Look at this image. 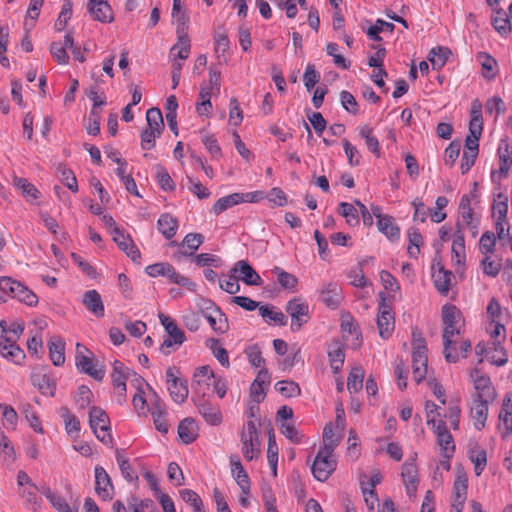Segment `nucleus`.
I'll return each instance as SVG.
<instances>
[{
	"label": "nucleus",
	"mask_w": 512,
	"mask_h": 512,
	"mask_svg": "<svg viewBox=\"0 0 512 512\" xmlns=\"http://www.w3.org/2000/svg\"><path fill=\"white\" fill-rule=\"evenodd\" d=\"M441 319L444 326L442 331L444 358L449 363H456L459 356L451 351V347L454 344L453 337L460 334L461 323L464 322L463 315L455 305L445 304L441 310Z\"/></svg>",
	"instance_id": "obj_1"
},
{
	"label": "nucleus",
	"mask_w": 512,
	"mask_h": 512,
	"mask_svg": "<svg viewBox=\"0 0 512 512\" xmlns=\"http://www.w3.org/2000/svg\"><path fill=\"white\" fill-rule=\"evenodd\" d=\"M89 425L99 441L112 447L113 438L110 434V419L101 407L92 406L90 408Z\"/></svg>",
	"instance_id": "obj_2"
},
{
	"label": "nucleus",
	"mask_w": 512,
	"mask_h": 512,
	"mask_svg": "<svg viewBox=\"0 0 512 512\" xmlns=\"http://www.w3.org/2000/svg\"><path fill=\"white\" fill-rule=\"evenodd\" d=\"M146 272L151 277L165 276L171 282L187 288L189 291L196 290V284L190 278L176 272L175 268L166 262L151 264L146 267Z\"/></svg>",
	"instance_id": "obj_3"
},
{
	"label": "nucleus",
	"mask_w": 512,
	"mask_h": 512,
	"mask_svg": "<svg viewBox=\"0 0 512 512\" xmlns=\"http://www.w3.org/2000/svg\"><path fill=\"white\" fill-rule=\"evenodd\" d=\"M173 19L177 24V42L172 46L170 52L173 53L174 51H177V57L182 60H186L189 57L191 49V41L188 36L189 18L184 12L173 16Z\"/></svg>",
	"instance_id": "obj_4"
},
{
	"label": "nucleus",
	"mask_w": 512,
	"mask_h": 512,
	"mask_svg": "<svg viewBox=\"0 0 512 512\" xmlns=\"http://www.w3.org/2000/svg\"><path fill=\"white\" fill-rule=\"evenodd\" d=\"M378 296L380 302L378 305L377 327L380 337L388 339L394 330L395 318L392 306L387 302L385 292H379Z\"/></svg>",
	"instance_id": "obj_5"
},
{
	"label": "nucleus",
	"mask_w": 512,
	"mask_h": 512,
	"mask_svg": "<svg viewBox=\"0 0 512 512\" xmlns=\"http://www.w3.org/2000/svg\"><path fill=\"white\" fill-rule=\"evenodd\" d=\"M75 365L81 373H85L97 381H101L105 375L104 369L95 368L92 352L81 343L76 344Z\"/></svg>",
	"instance_id": "obj_6"
},
{
	"label": "nucleus",
	"mask_w": 512,
	"mask_h": 512,
	"mask_svg": "<svg viewBox=\"0 0 512 512\" xmlns=\"http://www.w3.org/2000/svg\"><path fill=\"white\" fill-rule=\"evenodd\" d=\"M241 442H242V453L244 458L247 461L253 460L255 457H258L260 450V439L258 435V431L256 425L253 421H248L246 424V430H244L241 434Z\"/></svg>",
	"instance_id": "obj_7"
},
{
	"label": "nucleus",
	"mask_w": 512,
	"mask_h": 512,
	"mask_svg": "<svg viewBox=\"0 0 512 512\" xmlns=\"http://www.w3.org/2000/svg\"><path fill=\"white\" fill-rule=\"evenodd\" d=\"M427 425H431L437 435V443L441 449L443 458L451 459L455 451V445L446 423L443 420L436 421L435 419H428Z\"/></svg>",
	"instance_id": "obj_8"
},
{
	"label": "nucleus",
	"mask_w": 512,
	"mask_h": 512,
	"mask_svg": "<svg viewBox=\"0 0 512 512\" xmlns=\"http://www.w3.org/2000/svg\"><path fill=\"white\" fill-rule=\"evenodd\" d=\"M286 312L291 317L290 329L293 332L299 331L310 319L308 304L299 298L287 302Z\"/></svg>",
	"instance_id": "obj_9"
},
{
	"label": "nucleus",
	"mask_w": 512,
	"mask_h": 512,
	"mask_svg": "<svg viewBox=\"0 0 512 512\" xmlns=\"http://www.w3.org/2000/svg\"><path fill=\"white\" fill-rule=\"evenodd\" d=\"M336 465L333 454L319 450L311 465V472L318 481L324 482L335 471Z\"/></svg>",
	"instance_id": "obj_10"
},
{
	"label": "nucleus",
	"mask_w": 512,
	"mask_h": 512,
	"mask_svg": "<svg viewBox=\"0 0 512 512\" xmlns=\"http://www.w3.org/2000/svg\"><path fill=\"white\" fill-rule=\"evenodd\" d=\"M229 277L234 280H241L249 286H260L263 281L260 275L246 260H239L230 270Z\"/></svg>",
	"instance_id": "obj_11"
},
{
	"label": "nucleus",
	"mask_w": 512,
	"mask_h": 512,
	"mask_svg": "<svg viewBox=\"0 0 512 512\" xmlns=\"http://www.w3.org/2000/svg\"><path fill=\"white\" fill-rule=\"evenodd\" d=\"M95 473V492L102 500H111L114 494V486L111 477L106 470L97 465Z\"/></svg>",
	"instance_id": "obj_12"
},
{
	"label": "nucleus",
	"mask_w": 512,
	"mask_h": 512,
	"mask_svg": "<svg viewBox=\"0 0 512 512\" xmlns=\"http://www.w3.org/2000/svg\"><path fill=\"white\" fill-rule=\"evenodd\" d=\"M471 378L473 379L474 387L477 391L475 398L494 400L496 392L488 376L480 375V371L475 368L471 372Z\"/></svg>",
	"instance_id": "obj_13"
},
{
	"label": "nucleus",
	"mask_w": 512,
	"mask_h": 512,
	"mask_svg": "<svg viewBox=\"0 0 512 512\" xmlns=\"http://www.w3.org/2000/svg\"><path fill=\"white\" fill-rule=\"evenodd\" d=\"M258 200V193H233L228 196L222 197L216 201L213 206L215 214H220L227 208L232 207L241 202H255Z\"/></svg>",
	"instance_id": "obj_14"
},
{
	"label": "nucleus",
	"mask_w": 512,
	"mask_h": 512,
	"mask_svg": "<svg viewBox=\"0 0 512 512\" xmlns=\"http://www.w3.org/2000/svg\"><path fill=\"white\" fill-rule=\"evenodd\" d=\"M200 394H202L201 398H193V401L197 406L199 413L202 415V417L208 424L213 426L219 425L222 422V414L220 410L204 399V391L201 392Z\"/></svg>",
	"instance_id": "obj_15"
},
{
	"label": "nucleus",
	"mask_w": 512,
	"mask_h": 512,
	"mask_svg": "<svg viewBox=\"0 0 512 512\" xmlns=\"http://www.w3.org/2000/svg\"><path fill=\"white\" fill-rule=\"evenodd\" d=\"M0 354L15 363H20L25 358L23 350L16 345V339L6 335L0 337Z\"/></svg>",
	"instance_id": "obj_16"
},
{
	"label": "nucleus",
	"mask_w": 512,
	"mask_h": 512,
	"mask_svg": "<svg viewBox=\"0 0 512 512\" xmlns=\"http://www.w3.org/2000/svg\"><path fill=\"white\" fill-rule=\"evenodd\" d=\"M88 11L96 21L111 23L114 20L112 8L107 0H89Z\"/></svg>",
	"instance_id": "obj_17"
},
{
	"label": "nucleus",
	"mask_w": 512,
	"mask_h": 512,
	"mask_svg": "<svg viewBox=\"0 0 512 512\" xmlns=\"http://www.w3.org/2000/svg\"><path fill=\"white\" fill-rule=\"evenodd\" d=\"M82 303L96 317L104 316V304L98 291L94 289L86 291Z\"/></svg>",
	"instance_id": "obj_18"
},
{
	"label": "nucleus",
	"mask_w": 512,
	"mask_h": 512,
	"mask_svg": "<svg viewBox=\"0 0 512 512\" xmlns=\"http://www.w3.org/2000/svg\"><path fill=\"white\" fill-rule=\"evenodd\" d=\"M112 383L115 388L120 389L119 402L122 403L126 400V381L127 375H125V366L122 362L116 360L113 363V371L111 374Z\"/></svg>",
	"instance_id": "obj_19"
},
{
	"label": "nucleus",
	"mask_w": 512,
	"mask_h": 512,
	"mask_svg": "<svg viewBox=\"0 0 512 512\" xmlns=\"http://www.w3.org/2000/svg\"><path fill=\"white\" fill-rule=\"evenodd\" d=\"M407 494L412 497L416 494L418 479H417V467L413 462H405L402 465L401 472Z\"/></svg>",
	"instance_id": "obj_20"
},
{
	"label": "nucleus",
	"mask_w": 512,
	"mask_h": 512,
	"mask_svg": "<svg viewBox=\"0 0 512 512\" xmlns=\"http://www.w3.org/2000/svg\"><path fill=\"white\" fill-rule=\"evenodd\" d=\"M490 400L474 398L471 407V417L476 420L475 428L481 430L486 423L488 416V402Z\"/></svg>",
	"instance_id": "obj_21"
},
{
	"label": "nucleus",
	"mask_w": 512,
	"mask_h": 512,
	"mask_svg": "<svg viewBox=\"0 0 512 512\" xmlns=\"http://www.w3.org/2000/svg\"><path fill=\"white\" fill-rule=\"evenodd\" d=\"M178 435L185 444H190L195 441L198 436L195 420L191 417H187L180 421L178 425Z\"/></svg>",
	"instance_id": "obj_22"
},
{
	"label": "nucleus",
	"mask_w": 512,
	"mask_h": 512,
	"mask_svg": "<svg viewBox=\"0 0 512 512\" xmlns=\"http://www.w3.org/2000/svg\"><path fill=\"white\" fill-rule=\"evenodd\" d=\"M30 379L32 385L37 387L41 393H49L50 396H54L56 384L46 373L33 372Z\"/></svg>",
	"instance_id": "obj_23"
},
{
	"label": "nucleus",
	"mask_w": 512,
	"mask_h": 512,
	"mask_svg": "<svg viewBox=\"0 0 512 512\" xmlns=\"http://www.w3.org/2000/svg\"><path fill=\"white\" fill-rule=\"evenodd\" d=\"M204 317L216 333L224 334L228 331V319L220 308H214L212 313H204Z\"/></svg>",
	"instance_id": "obj_24"
},
{
	"label": "nucleus",
	"mask_w": 512,
	"mask_h": 512,
	"mask_svg": "<svg viewBox=\"0 0 512 512\" xmlns=\"http://www.w3.org/2000/svg\"><path fill=\"white\" fill-rule=\"evenodd\" d=\"M49 357L55 366L65 362V342L59 337H53L48 342Z\"/></svg>",
	"instance_id": "obj_25"
},
{
	"label": "nucleus",
	"mask_w": 512,
	"mask_h": 512,
	"mask_svg": "<svg viewBox=\"0 0 512 512\" xmlns=\"http://www.w3.org/2000/svg\"><path fill=\"white\" fill-rule=\"evenodd\" d=\"M499 419L506 430L503 434L505 438L512 432V392L507 393L503 399Z\"/></svg>",
	"instance_id": "obj_26"
},
{
	"label": "nucleus",
	"mask_w": 512,
	"mask_h": 512,
	"mask_svg": "<svg viewBox=\"0 0 512 512\" xmlns=\"http://www.w3.org/2000/svg\"><path fill=\"white\" fill-rule=\"evenodd\" d=\"M452 277L453 274L451 271L445 270L443 266H439L438 269L434 271L432 275L435 288L441 294H447L450 289Z\"/></svg>",
	"instance_id": "obj_27"
},
{
	"label": "nucleus",
	"mask_w": 512,
	"mask_h": 512,
	"mask_svg": "<svg viewBox=\"0 0 512 512\" xmlns=\"http://www.w3.org/2000/svg\"><path fill=\"white\" fill-rule=\"evenodd\" d=\"M427 353L412 352L413 377L417 383H420L427 373Z\"/></svg>",
	"instance_id": "obj_28"
},
{
	"label": "nucleus",
	"mask_w": 512,
	"mask_h": 512,
	"mask_svg": "<svg viewBox=\"0 0 512 512\" xmlns=\"http://www.w3.org/2000/svg\"><path fill=\"white\" fill-rule=\"evenodd\" d=\"M13 185L21 191L29 202H34L40 197L38 189L25 178L14 176Z\"/></svg>",
	"instance_id": "obj_29"
},
{
	"label": "nucleus",
	"mask_w": 512,
	"mask_h": 512,
	"mask_svg": "<svg viewBox=\"0 0 512 512\" xmlns=\"http://www.w3.org/2000/svg\"><path fill=\"white\" fill-rule=\"evenodd\" d=\"M478 59L481 62L482 75L487 80H492L498 73L497 61L487 53H479Z\"/></svg>",
	"instance_id": "obj_30"
},
{
	"label": "nucleus",
	"mask_w": 512,
	"mask_h": 512,
	"mask_svg": "<svg viewBox=\"0 0 512 512\" xmlns=\"http://www.w3.org/2000/svg\"><path fill=\"white\" fill-rule=\"evenodd\" d=\"M322 301L331 308H337L341 303L342 296L340 294V288L335 283H330L322 291Z\"/></svg>",
	"instance_id": "obj_31"
},
{
	"label": "nucleus",
	"mask_w": 512,
	"mask_h": 512,
	"mask_svg": "<svg viewBox=\"0 0 512 512\" xmlns=\"http://www.w3.org/2000/svg\"><path fill=\"white\" fill-rule=\"evenodd\" d=\"M220 340L209 338L206 340V346L211 350L213 356L226 368L230 366L228 352L225 348L219 346Z\"/></svg>",
	"instance_id": "obj_32"
},
{
	"label": "nucleus",
	"mask_w": 512,
	"mask_h": 512,
	"mask_svg": "<svg viewBox=\"0 0 512 512\" xmlns=\"http://www.w3.org/2000/svg\"><path fill=\"white\" fill-rule=\"evenodd\" d=\"M231 465L233 467L232 471L236 472V481L239 485L241 491L245 495H249L250 493V481L248 474L244 470L241 462L239 460L233 461L231 460Z\"/></svg>",
	"instance_id": "obj_33"
},
{
	"label": "nucleus",
	"mask_w": 512,
	"mask_h": 512,
	"mask_svg": "<svg viewBox=\"0 0 512 512\" xmlns=\"http://www.w3.org/2000/svg\"><path fill=\"white\" fill-rule=\"evenodd\" d=\"M339 442L340 436L335 435L333 432L332 423L326 424L323 430V448L321 450L326 451L328 454H333Z\"/></svg>",
	"instance_id": "obj_34"
},
{
	"label": "nucleus",
	"mask_w": 512,
	"mask_h": 512,
	"mask_svg": "<svg viewBox=\"0 0 512 512\" xmlns=\"http://www.w3.org/2000/svg\"><path fill=\"white\" fill-rule=\"evenodd\" d=\"M168 391L172 400L178 404H182L188 397L189 390L186 380H179L176 384L168 385Z\"/></svg>",
	"instance_id": "obj_35"
},
{
	"label": "nucleus",
	"mask_w": 512,
	"mask_h": 512,
	"mask_svg": "<svg viewBox=\"0 0 512 512\" xmlns=\"http://www.w3.org/2000/svg\"><path fill=\"white\" fill-rule=\"evenodd\" d=\"M492 25L501 35H507L511 31L510 19L503 9L495 11V16L492 18Z\"/></svg>",
	"instance_id": "obj_36"
},
{
	"label": "nucleus",
	"mask_w": 512,
	"mask_h": 512,
	"mask_svg": "<svg viewBox=\"0 0 512 512\" xmlns=\"http://www.w3.org/2000/svg\"><path fill=\"white\" fill-rule=\"evenodd\" d=\"M147 129L162 133L164 130V121L161 110L157 107H152L146 112Z\"/></svg>",
	"instance_id": "obj_37"
},
{
	"label": "nucleus",
	"mask_w": 512,
	"mask_h": 512,
	"mask_svg": "<svg viewBox=\"0 0 512 512\" xmlns=\"http://www.w3.org/2000/svg\"><path fill=\"white\" fill-rule=\"evenodd\" d=\"M341 329L344 333L356 334V343H353V348L357 349L362 344V334L357 324L354 323L353 317L348 313L342 316Z\"/></svg>",
	"instance_id": "obj_38"
},
{
	"label": "nucleus",
	"mask_w": 512,
	"mask_h": 512,
	"mask_svg": "<svg viewBox=\"0 0 512 512\" xmlns=\"http://www.w3.org/2000/svg\"><path fill=\"white\" fill-rule=\"evenodd\" d=\"M359 135L365 139L366 146L377 157L380 156V146L378 139L373 136V129L367 125H364L359 130Z\"/></svg>",
	"instance_id": "obj_39"
},
{
	"label": "nucleus",
	"mask_w": 512,
	"mask_h": 512,
	"mask_svg": "<svg viewBox=\"0 0 512 512\" xmlns=\"http://www.w3.org/2000/svg\"><path fill=\"white\" fill-rule=\"evenodd\" d=\"M57 173L59 174V178L61 182L71 191L77 192L78 191V184L76 177L73 173V171L66 166L60 164L57 167Z\"/></svg>",
	"instance_id": "obj_40"
},
{
	"label": "nucleus",
	"mask_w": 512,
	"mask_h": 512,
	"mask_svg": "<svg viewBox=\"0 0 512 512\" xmlns=\"http://www.w3.org/2000/svg\"><path fill=\"white\" fill-rule=\"evenodd\" d=\"M44 494L52 506L59 512H78L77 508H71L63 497L57 496L50 488H46Z\"/></svg>",
	"instance_id": "obj_41"
},
{
	"label": "nucleus",
	"mask_w": 512,
	"mask_h": 512,
	"mask_svg": "<svg viewBox=\"0 0 512 512\" xmlns=\"http://www.w3.org/2000/svg\"><path fill=\"white\" fill-rule=\"evenodd\" d=\"M409 245L407 247V253L412 258H417L420 253V246L423 244L422 235L415 228H411L408 231Z\"/></svg>",
	"instance_id": "obj_42"
},
{
	"label": "nucleus",
	"mask_w": 512,
	"mask_h": 512,
	"mask_svg": "<svg viewBox=\"0 0 512 512\" xmlns=\"http://www.w3.org/2000/svg\"><path fill=\"white\" fill-rule=\"evenodd\" d=\"M272 272L277 276V281L282 288L287 289V290L295 289V287L298 283V280L294 275L284 271L280 267H275L272 270Z\"/></svg>",
	"instance_id": "obj_43"
},
{
	"label": "nucleus",
	"mask_w": 512,
	"mask_h": 512,
	"mask_svg": "<svg viewBox=\"0 0 512 512\" xmlns=\"http://www.w3.org/2000/svg\"><path fill=\"white\" fill-rule=\"evenodd\" d=\"M394 27L395 26L393 23L386 22L382 19H377L375 24L367 29L366 33L369 39L373 41H381L382 38L379 36V33L383 32V30L393 32Z\"/></svg>",
	"instance_id": "obj_44"
},
{
	"label": "nucleus",
	"mask_w": 512,
	"mask_h": 512,
	"mask_svg": "<svg viewBox=\"0 0 512 512\" xmlns=\"http://www.w3.org/2000/svg\"><path fill=\"white\" fill-rule=\"evenodd\" d=\"M275 389L285 397H296L301 393L299 385L292 380H281L275 384Z\"/></svg>",
	"instance_id": "obj_45"
},
{
	"label": "nucleus",
	"mask_w": 512,
	"mask_h": 512,
	"mask_svg": "<svg viewBox=\"0 0 512 512\" xmlns=\"http://www.w3.org/2000/svg\"><path fill=\"white\" fill-rule=\"evenodd\" d=\"M451 55V51L446 47H437L431 49L429 53V61L433 68H441L446 63L448 57Z\"/></svg>",
	"instance_id": "obj_46"
},
{
	"label": "nucleus",
	"mask_w": 512,
	"mask_h": 512,
	"mask_svg": "<svg viewBox=\"0 0 512 512\" xmlns=\"http://www.w3.org/2000/svg\"><path fill=\"white\" fill-rule=\"evenodd\" d=\"M364 372L360 367L354 368L347 379V389L350 393H356L362 389Z\"/></svg>",
	"instance_id": "obj_47"
},
{
	"label": "nucleus",
	"mask_w": 512,
	"mask_h": 512,
	"mask_svg": "<svg viewBox=\"0 0 512 512\" xmlns=\"http://www.w3.org/2000/svg\"><path fill=\"white\" fill-rule=\"evenodd\" d=\"M199 376L207 377L208 380L211 378H215V374L213 370L209 366H201L197 368L195 374H194V380H193V388L194 392L196 394H200L202 391V386L206 385L209 386L208 382H204L200 379H197Z\"/></svg>",
	"instance_id": "obj_48"
},
{
	"label": "nucleus",
	"mask_w": 512,
	"mask_h": 512,
	"mask_svg": "<svg viewBox=\"0 0 512 512\" xmlns=\"http://www.w3.org/2000/svg\"><path fill=\"white\" fill-rule=\"evenodd\" d=\"M260 315L266 319L269 318L271 321L277 323L280 326H285L287 323V318L281 311H274L273 306L270 305H261L259 307Z\"/></svg>",
	"instance_id": "obj_49"
},
{
	"label": "nucleus",
	"mask_w": 512,
	"mask_h": 512,
	"mask_svg": "<svg viewBox=\"0 0 512 512\" xmlns=\"http://www.w3.org/2000/svg\"><path fill=\"white\" fill-rule=\"evenodd\" d=\"M470 114L469 128L474 129V131L482 130V104L479 100L476 99L472 102Z\"/></svg>",
	"instance_id": "obj_50"
},
{
	"label": "nucleus",
	"mask_w": 512,
	"mask_h": 512,
	"mask_svg": "<svg viewBox=\"0 0 512 512\" xmlns=\"http://www.w3.org/2000/svg\"><path fill=\"white\" fill-rule=\"evenodd\" d=\"M180 497L189 504L194 512H200L203 509V502L200 496L191 489H182L179 491Z\"/></svg>",
	"instance_id": "obj_51"
},
{
	"label": "nucleus",
	"mask_w": 512,
	"mask_h": 512,
	"mask_svg": "<svg viewBox=\"0 0 512 512\" xmlns=\"http://www.w3.org/2000/svg\"><path fill=\"white\" fill-rule=\"evenodd\" d=\"M244 353L246 354L249 363L256 368L262 367L265 364V359L262 356L261 350L258 345H250L245 348Z\"/></svg>",
	"instance_id": "obj_52"
},
{
	"label": "nucleus",
	"mask_w": 512,
	"mask_h": 512,
	"mask_svg": "<svg viewBox=\"0 0 512 512\" xmlns=\"http://www.w3.org/2000/svg\"><path fill=\"white\" fill-rule=\"evenodd\" d=\"M22 283L16 281L10 277H1L0 278V290L3 293L10 295L12 298H16L20 287H22Z\"/></svg>",
	"instance_id": "obj_53"
},
{
	"label": "nucleus",
	"mask_w": 512,
	"mask_h": 512,
	"mask_svg": "<svg viewBox=\"0 0 512 512\" xmlns=\"http://www.w3.org/2000/svg\"><path fill=\"white\" fill-rule=\"evenodd\" d=\"M50 53L59 65H66L69 63L70 57L62 43L52 42L50 44Z\"/></svg>",
	"instance_id": "obj_54"
},
{
	"label": "nucleus",
	"mask_w": 512,
	"mask_h": 512,
	"mask_svg": "<svg viewBox=\"0 0 512 512\" xmlns=\"http://www.w3.org/2000/svg\"><path fill=\"white\" fill-rule=\"evenodd\" d=\"M492 345H493L494 351L496 353H498L499 356L497 357L496 355H492L489 357V361L496 366L505 365L508 361V354H507V351L505 350V348L502 346V341L494 340L492 342Z\"/></svg>",
	"instance_id": "obj_55"
},
{
	"label": "nucleus",
	"mask_w": 512,
	"mask_h": 512,
	"mask_svg": "<svg viewBox=\"0 0 512 512\" xmlns=\"http://www.w3.org/2000/svg\"><path fill=\"white\" fill-rule=\"evenodd\" d=\"M156 178L158 184L164 191H173L175 189L174 181L163 166H157Z\"/></svg>",
	"instance_id": "obj_56"
},
{
	"label": "nucleus",
	"mask_w": 512,
	"mask_h": 512,
	"mask_svg": "<svg viewBox=\"0 0 512 512\" xmlns=\"http://www.w3.org/2000/svg\"><path fill=\"white\" fill-rule=\"evenodd\" d=\"M414 206V221L425 222L428 218L431 220L433 208L426 206L421 201H413Z\"/></svg>",
	"instance_id": "obj_57"
},
{
	"label": "nucleus",
	"mask_w": 512,
	"mask_h": 512,
	"mask_svg": "<svg viewBox=\"0 0 512 512\" xmlns=\"http://www.w3.org/2000/svg\"><path fill=\"white\" fill-rule=\"evenodd\" d=\"M481 134L482 130L474 131V129L469 128V135L465 139L464 151L478 154Z\"/></svg>",
	"instance_id": "obj_58"
},
{
	"label": "nucleus",
	"mask_w": 512,
	"mask_h": 512,
	"mask_svg": "<svg viewBox=\"0 0 512 512\" xmlns=\"http://www.w3.org/2000/svg\"><path fill=\"white\" fill-rule=\"evenodd\" d=\"M496 236L493 232L486 231L479 241V248L482 253H493L495 250Z\"/></svg>",
	"instance_id": "obj_59"
},
{
	"label": "nucleus",
	"mask_w": 512,
	"mask_h": 512,
	"mask_svg": "<svg viewBox=\"0 0 512 512\" xmlns=\"http://www.w3.org/2000/svg\"><path fill=\"white\" fill-rule=\"evenodd\" d=\"M470 196L463 195L459 204V214L465 224H470L473 220Z\"/></svg>",
	"instance_id": "obj_60"
},
{
	"label": "nucleus",
	"mask_w": 512,
	"mask_h": 512,
	"mask_svg": "<svg viewBox=\"0 0 512 512\" xmlns=\"http://www.w3.org/2000/svg\"><path fill=\"white\" fill-rule=\"evenodd\" d=\"M436 207L433 208V214H431V222L440 223L445 220L446 213L443 209L447 206L448 200L444 196H440L436 199Z\"/></svg>",
	"instance_id": "obj_61"
},
{
	"label": "nucleus",
	"mask_w": 512,
	"mask_h": 512,
	"mask_svg": "<svg viewBox=\"0 0 512 512\" xmlns=\"http://www.w3.org/2000/svg\"><path fill=\"white\" fill-rule=\"evenodd\" d=\"M15 299L31 307L36 306L38 304L37 295L24 284L22 285V287H20L18 295Z\"/></svg>",
	"instance_id": "obj_62"
},
{
	"label": "nucleus",
	"mask_w": 512,
	"mask_h": 512,
	"mask_svg": "<svg viewBox=\"0 0 512 512\" xmlns=\"http://www.w3.org/2000/svg\"><path fill=\"white\" fill-rule=\"evenodd\" d=\"M305 87L310 91L320 80V74L316 71L315 66L308 64L303 75Z\"/></svg>",
	"instance_id": "obj_63"
},
{
	"label": "nucleus",
	"mask_w": 512,
	"mask_h": 512,
	"mask_svg": "<svg viewBox=\"0 0 512 512\" xmlns=\"http://www.w3.org/2000/svg\"><path fill=\"white\" fill-rule=\"evenodd\" d=\"M166 332L168 333V338L173 339L175 345H182L186 340L184 332L177 326L175 322H168L166 325Z\"/></svg>",
	"instance_id": "obj_64"
}]
</instances>
